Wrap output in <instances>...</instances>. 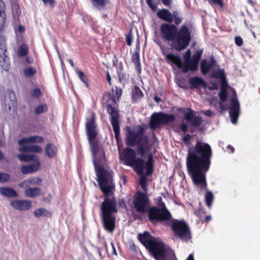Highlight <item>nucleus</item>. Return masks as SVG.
Masks as SVG:
<instances>
[{
	"label": "nucleus",
	"instance_id": "obj_25",
	"mask_svg": "<svg viewBox=\"0 0 260 260\" xmlns=\"http://www.w3.org/2000/svg\"><path fill=\"white\" fill-rule=\"evenodd\" d=\"M153 155L150 153L148 155L147 162L145 164V168L146 169V174L148 175H151L153 172Z\"/></svg>",
	"mask_w": 260,
	"mask_h": 260
},
{
	"label": "nucleus",
	"instance_id": "obj_11",
	"mask_svg": "<svg viewBox=\"0 0 260 260\" xmlns=\"http://www.w3.org/2000/svg\"><path fill=\"white\" fill-rule=\"evenodd\" d=\"M166 57L168 60L176 64L178 68H183V72L185 73H187L189 70L195 71L198 69V68L192 64L191 62H184V65H183L180 57L173 54H168Z\"/></svg>",
	"mask_w": 260,
	"mask_h": 260
},
{
	"label": "nucleus",
	"instance_id": "obj_49",
	"mask_svg": "<svg viewBox=\"0 0 260 260\" xmlns=\"http://www.w3.org/2000/svg\"><path fill=\"white\" fill-rule=\"evenodd\" d=\"M209 2L211 4L217 5L220 7L223 6L222 0H209Z\"/></svg>",
	"mask_w": 260,
	"mask_h": 260
},
{
	"label": "nucleus",
	"instance_id": "obj_34",
	"mask_svg": "<svg viewBox=\"0 0 260 260\" xmlns=\"http://www.w3.org/2000/svg\"><path fill=\"white\" fill-rule=\"evenodd\" d=\"M47 110V106L46 104L42 103L40 105H38L35 110V112L36 114H40L44 113Z\"/></svg>",
	"mask_w": 260,
	"mask_h": 260
},
{
	"label": "nucleus",
	"instance_id": "obj_52",
	"mask_svg": "<svg viewBox=\"0 0 260 260\" xmlns=\"http://www.w3.org/2000/svg\"><path fill=\"white\" fill-rule=\"evenodd\" d=\"M147 4L150 8L154 10L156 8V5L153 3V0H146Z\"/></svg>",
	"mask_w": 260,
	"mask_h": 260
},
{
	"label": "nucleus",
	"instance_id": "obj_48",
	"mask_svg": "<svg viewBox=\"0 0 260 260\" xmlns=\"http://www.w3.org/2000/svg\"><path fill=\"white\" fill-rule=\"evenodd\" d=\"M235 41L236 44L238 46H241L243 45V40L240 37H236L235 38Z\"/></svg>",
	"mask_w": 260,
	"mask_h": 260
},
{
	"label": "nucleus",
	"instance_id": "obj_46",
	"mask_svg": "<svg viewBox=\"0 0 260 260\" xmlns=\"http://www.w3.org/2000/svg\"><path fill=\"white\" fill-rule=\"evenodd\" d=\"M5 21V13L0 14V31L3 29Z\"/></svg>",
	"mask_w": 260,
	"mask_h": 260
},
{
	"label": "nucleus",
	"instance_id": "obj_17",
	"mask_svg": "<svg viewBox=\"0 0 260 260\" xmlns=\"http://www.w3.org/2000/svg\"><path fill=\"white\" fill-rule=\"evenodd\" d=\"M44 138L40 136H31L23 138L18 141V144L20 145L28 143H41L43 142Z\"/></svg>",
	"mask_w": 260,
	"mask_h": 260
},
{
	"label": "nucleus",
	"instance_id": "obj_53",
	"mask_svg": "<svg viewBox=\"0 0 260 260\" xmlns=\"http://www.w3.org/2000/svg\"><path fill=\"white\" fill-rule=\"evenodd\" d=\"M19 151L21 152H29V145H23L20 147Z\"/></svg>",
	"mask_w": 260,
	"mask_h": 260
},
{
	"label": "nucleus",
	"instance_id": "obj_45",
	"mask_svg": "<svg viewBox=\"0 0 260 260\" xmlns=\"http://www.w3.org/2000/svg\"><path fill=\"white\" fill-rule=\"evenodd\" d=\"M191 51L189 50H188L186 51L184 58V62H191Z\"/></svg>",
	"mask_w": 260,
	"mask_h": 260
},
{
	"label": "nucleus",
	"instance_id": "obj_20",
	"mask_svg": "<svg viewBox=\"0 0 260 260\" xmlns=\"http://www.w3.org/2000/svg\"><path fill=\"white\" fill-rule=\"evenodd\" d=\"M0 193L8 198H15L18 196L17 192L14 189L7 187H0Z\"/></svg>",
	"mask_w": 260,
	"mask_h": 260
},
{
	"label": "nucleus",
	"instance_id": "obj_8",
	"mask_svg": "<svg viewBox=\"0 0 260 260\" xmlns=\"http://www.w3.org/2000/svg\"><path fill=\"white\" fill-rule=\"evenodd\" d=\"M175 116L162 112L153 113L150 120V126L152 129H155L160 126L169 124L175 120Z\"/></svg>",
	"mask_w": 260,
	"mask_h": 260
},
{
	"label": "nucleus",
	"instance_id": "obj_10",
	"mask_svg": "<svg viewBox=\"0 0 260 260\" xmlns=\"http://www.w3.org/2000/svg\"><path fill=\"white\" fill-rule=\"evenodd\" d=\"M107 110L111 117V123L113 126V131L115 134V137L117 140L120 133V128L119 125V113L118 111L110 104L106 105Z\"/></svg>",
	"mask_w": 260,
	"mask_h": 260
},
{
	"label": "nucleus",
	"instance_id": "obj_64",
	"mask_svg": "<svg viewBox=\"0 0 260 260\" xmlns=\"http://www.w3.org/2000/svg\"><path fill=\"white\" fill-rule=\"evenodd\" d=\"M186 260H194L193 255L192 254H190Z\"/></svg>",
	"mask_w": 260,
	"mask_h": 260
},
{
	"label": "nucleus",
	"instance_id": "obj_59",
	"mask_svg": "<svg viewBox=\"0 0 260 260\" xmlns=\"http://www.w3.org/2000/svg\"><path fill=\"white\" fill-rule=\"evenodd\" d=\"M25 61L27 63H30L34 61V59L32 57L28 56L26 58Z\"/></svg>",
	"mask_w": 260,
	"mask_h": 260
},
{
	"label": "nucleus",
	"instance_id": "obj_26",
	"mask_svg": "<svg viewBox=\"0 0 260 260\" xmlns=\"http://www.w3.org/2000/svg\"><path fill=\"white\" fill-rule=\"evenodd\" d=\"M56 152V147L52 143H49L47 145L45 148L46 154L49 157H53Z\"/></svg>",
	"mask_w": 260,
	"mask_h": 260
},
{
	"label": "nucleus",
	"instance_id": "obj_51",
	"mask_svg": "<svg viewBox=\"0 0 260 260\" xmlns=\"http://www.w3.org/2000/svg\"><path fill=\"white\" fill-rule=\"evenodd\" d=\"M45 5L49 4L51 7H53L55 5L54 0H42Z\"/></svg>",
	"mask_w": 260,
	"mask_h": 260
},
{
	"label": "nucleus",
	"instance_id": "obj_47",
	"mask_svg": "<svg viewBox=\"0 0 260 260\" xmlns=\"http://www.w3.org/2000/svg\"><path fill=\"white\" fill-rule=\"evenodd\" d=\"M126 42L128 45L131 46L133 42V36L131 34L126 35Z\"/></svg>",
	"mask_w": 260,
	"mask_h": 260
},
{
	"label": "nucleus",
	"instance_id": "obj_27",
	"mask_svg": "<svg viewBox=\"0 0 260 260\" xmlns=\"http://www.w3.org/2000/svg\"><path fill=\"white\" fill-rule=\"evenodd\" d=\"M189 84L194 88H199L204 84L205 82L201 78L195 77L189 79Z\"/></svg>",
	"mask_w": 260,
	"mask_h": 260
},
{
	"label": "nucleus",
	"instance_id": "obj_61",
	"mask_svg": "<svg viewBox=\"0 0 260 260\" xmlns=\"http://www.w3.org/2000/svg\"><path fill=\"white\" fill-rule=\"evenodd\" d=\"M9 95H10V96L12 97L13 99L12 100H13V105L15 103V93L13 91H11L9 93Z\"/></svg>",
	"mask_w": 260,
	"mask_h": 260
},
{
	"label": "nucleus",
	"instance_id": "obj_37",
	"mask_svg": "<svg viewBox=\"0 0 260 260\" xmlns=\"http://www.w3.org/2000/svg\"><path fill=\"white\" fill-rule=\"evenodd\" d=\"M201 70L203 74L205 75L209 71V67L206 60L202 61L201 64Z\"/></svg>",
	"mask_w": 260,
	"mask_h": 260
},
{
	"label": "nucleus",
	"instance_id": "obj_6",
	"mask_svg": "<svg viewBox=\"0 0 260 260\" xmlns=\"http://www.w3.org/2000/svg\"><path fill=\"white\" fill-rule=\"evenodd\" d=\"M159 208L152 207L148 210V218L152 223L169 220L172 218L170 211L167 209L165 203H159Z\"/></svg>",
	"mask_w": 260,
	"mask_h": 260
},
{
	"label": "nucleus",
	"instance_id": "obj_44",
	"mask_svg": "<svg viewBox=\"0 0 260 260\" xmlns=\"http://www.w3.org/2000/svg\"><path fill=\"white\" fill-rule=\"evenodd\" d=\"M30 179L31 185H39L42 182V180L38 178H33Z\"/></svg>",
	"mask_w": 260,
	"mask_h": 260
},
{
	"label": "nucleus",
	"instance_id": "obj_14",
	"mask_svg": "<svg viewBox=\"0 0 260 260\" xmlns=\"http://www.w3.org/2000/svg\"><path fill=\"white\" fill-rule=\"evenodd\" d=\"M233 93L234 95L231 99V106L229 113L232 122L233 124H236L239 116L240 105L238 101L236 99V92L234 91Z\"/></svg>",
	"mask_w": 260,
	"mask_h": 260
},
{
	"label": "nucleus",
	"instance_id": "obj_62",
	"mask_svg": "<svg viewBox=\"0 0 260 260\" xmlns=\"http://www.w3.org/2000/svg\"><path fill=\"white\" fill-rule=\"evenodd\" d=\"M173 15V19H174V18L179 17V13L178 11H175L173 12V13L172 14Z\"/></svg>",
	"mask_w": 260,
	"mask_h": 260
},
{
	"label": "nucleus",
	"instance_id": "obj_30",
	"mask_svg": "<svg viewBox=\"0 0 260 260\" xmlns=\"http://www.w3.org/2000/svg\"><path fill=\"white\" fill-rule=\"evenodd\" d=\"M37 73V70L34 67H26L23 69V75L25 77L30 78L35 75Z\"/></svg>",
	"mask_w": 260,
	"mask_h": 260
},
{
	"label": "nucleus",
	"instance_id": "obj_21",
	"mask_svg": "<svg viewBox=\"0 0 260 260\" xmlns=\"http://www.w3.org/2000/svg\"><path fill=\"white\" fill-rule=\"evenodd\" d=\"M41 193V189L39 187H30L25 189L24 194L29 198H35L40 196Z\"/></svg>",
	"mask_w": 260,
	"mask_h": 260
},
{
	"label": "nucleus",
	"instance_id": "obj_15",
	"mask_svg": "<svg viewBox=\"0 0 260 260\" xmlns=\"http://www.w3.org/2000/svg\"><path fill=\"white\" fill-rule=\"evenodd\" d=\"M85 128L88 140H94L98 135V130L95 124V114L93 113H92L91 118L87 120Z\"/></svg>",
	"mask_w": 260,
	"mask_h": 260
},
{
	"label": "nucleus",
	"instance_id": "obj_3",
	"mask_svg": "<svg viewBox=\"0 0 260 260\" xmlns=\"http://www.w3.org/2000/svg\"><path fill=\"white\" fill-rule=\"evenodd\" d=\"M160 35L165 40L172 42L174 48L178 51L185 49L191 40L189 29L185 25L178 30L176 25L163 23L160 26Z\"/></svg>",
	"mask_w": 260,
	"mask_h": 260
},
{
	"label": "nucleus",
	"instance_id": "obj_33",
	"mask_svg": "<svg viewBox=\"0 0 260 260\" xmlns=\"http://www.w3.org/2000/svg\"><path fill=\"white\" fill-rule=\"evenodd\" d=\"M93 6L97 8L105 7L108 3V0H91Z\"/></svg>",
	"mask_w": 260,
	"mask_h": 260
},
{
	"label": "nucleus",
	"instance_id": "obj_2",
	"mask_svg": "<svg viewBox=\"0 0 260 260\" xmlns=\"http://www.w3.org/2000/svg\"><path fill=\"white\" fill-rule=\"evenodd\" d=\"M212 156L210 146L200 141L188 150L186 157L187 172L193 184L200 190L207 188L206 173L210 168Z\"/></svg>",
	"mask_w": 260,
	"mask_h": 260
},
{
	"label": "nucleus",
	"instance_id": "obj_9",
	"mask_svg": "<svg viewBox=\"0 0 260 260\" xmlns=\"http://www.w3.org/2000/svg\"><path fill=\"white\" fill-rule=\"evenodd\" d=\"M172 229L175 234L181 239L187 241L191 238L189 227L184 221H174L172 223Z\"/></svg>",
	"mask_w": 260,
	"mask_h": 260
},
{
	"label": "nucleus",
	"instance_id": "obj_40",
	"mask_svg": "<svg viewBox=\"0 0 260 260\" xmlns=\"http://www.w3.org/2000/svg\"><path fill=\"white\" fill-rule=\"evenodd\" d=\"M41 91L40 88L36 87L31 91V95L34 98L38 99L41 95Z\"/></svg>",
	"mask_w": 260,
	"mask_h": 260
},
{
	"label": "nucleus",
	"instance_id": "obj_5",
	"mask_svg": "<svg viewBox=\"0 0 260 260\" xmlns=\"http://www.w3.org/2000/svg\"><path fill=\"white\" fill-rule=\"evenodd\" d=\"M144 134V128L139 126L133 131L129 129L126 138V145L134 147L137 145V151L141 156L149 152L151 148L148 137Z\"/></svg>",
	"mask_w": 260,
	"mask_h": 260
},
{
	"label": "nucleus",
	"instance_id": "obj_7",
	"mask_svg": "<svg viewBox=\"0 0 260 260\" xmlns=\"http://www.w3.org/2000/svg\"><path fill=\"white\" fill-rule=\"evenodd\" d=\"M123 157L124 160V164L135 167L136 170L143 171L145 165V161L141 158H137L136 154L134 149L131 148H126L123 150Z\"/></svg>",
	"mask_w": 260,
	"mask_h": 260
},
{
	"label": "nucleus",
	"instance_id": "obj_23",
	"mask_svg": "<svg viewBox=\"0 0 260 260\" xmlns=\"http://www.w3.org/2000/svg\"><path fill=\"white\" fill-rule=\"evenodd\" d=\"M180 111L183 114L185 119L187 121H191L196 116L195 111L190 108H183Z\"/></svg>",
	"mask_w": 260,
	"mask_h": 260
},
{
	"label": "nucleus",
	"instance_id": "obj_32",
	"mask_svg": "<svg viewBox=\"0 0 260 260\" xmlns=\"http://www.w3.org/2000/svg\"><path fill=\"white\" fill-rule=\"evenodd\" d=\"M207 206L210 208L213 200V194L210 191L207 190L205 196Z\"/></svg>",
	"mask_w": 260,
	"mask_h": 260
},
{
	"label": "nucleus",
	"instance_id": "obj_18",
	"mask_svg": "<svg viewBox=\"0 0 260 260\" xmlns=\"http://www.w3.org/2000/svg\"><path fill=\"white\" fill-rule=\"evenodd\" d=\"M157 16L161 19L169 23L173 21L172 14L167 9H162L157 13Z\"/></svg>",
	"mask_w": 260,
	"mask_h": 260
},
{
	"label": "nucleus",
	"instance_id": "obj_1",
	"mask_svg": "<svg viewBox=\"0 0 260 260\" xmlns=\"http://www.w3.org/2000/svg\"><path fill=\"white\" fill-rule=\"evenodd\" d=\"M88 141L90 145L98 182L101 190L104 193V201L101 206L104 227L106 231L112 232L115 229V217L112 214L117 212V202L114 196L115 184L113 181L112 172L97 164L96 157L98 155H99V158H98L99 161H102L104 160L105 153L103 149L100 146L98 142L95 139L88 140Z\"/></svg>",
	"mask_w": 260,
	"mask_h": 260
},
{
	"label": "nucleus",
	"instance_id": "obj_13",
	"mask_svg": "<svg viewBox=\"0 0 260 260\" xmlns=\"http://www.w3.org/2000/svg\"><path fill=\"white\" fill-rule=\"evenodd\" d=\"M133 203L137 211L140 213H143L146 212V207L149 204V200L145 193L139 192L135 198Z\"/></svg>",
	"mask_w": 260,
	"mask_h": 260
},
{
	"label": "nucleus",
	"instance_id": "obj_41",
	"mask_svg": "<svg viewBox=\"0 0 260 260\" xmlns=\"http://www.w3.org/2000/svg\"><path fill=\"white\" fill-rule=\"evenodd\" d=\"M228 97L227 92L226 89L223 88H222L220 93H219V98L221 100L222 102H224L226 101Z\"/></svg>",
	"mask_w": 260,
	"mask_h": 260
},
{
	"label": "nucleus",
	"instance_id": "obj_19",
	"mask_svg": "<svg viewBox=\"0 0 260 260\" xmlns=\"http://www.w3.org/2000/svg\"><path fill=\"white\" fill-rule=\"evenodd\" d=\"M40 167V163L39 160L35 161L27 166H23L21 168V171L23 174H28L37 171Z\"/></svg>",
	"mask_w": 260,
	"mask_h": 260
},
{
	"label": "nucleus",
	"instance_id": "obj_4",
	"mask_svg": "<svg viewBox=\"0 0 260 260\" xmlns=\"http://www.w3.org/2000/svg\"><path fill=\"white\" fill-rule=\"evenodd\" d=\"M138 239L156 260H172L174 255L173 251L164 243L156 241L148 232L139 234Z\"/></svg>",
	"mask_w": 260,
	"mask_h": 260
},
{
	"label": "nucleus",
	"instance_id": "obj_50",
	"mask_svg": "<svg viewBox=\"0 0 260 260\" xmlns=\"http://www.w3.org/2000/svg\"><path fill=\"white\" fill-rule=\"evenodd\" d=\"M140 185H141L142 188H143V189L144 190H146L147 184H146V181L145 178H141L140 179Z\"/></svg>",
	"mask_w": 260,
	"mask_h": 260
},
{
	"label": "nucleus",
	"instance_id": "obj_24",
	"mask_svg": "<svg viewBox=\"0 0 260 260\" xmlns=\"http://www.w3.org/2000/svg\"><path fill=\"white\" fill-rule=\"evenodd\" d=\"M143 96L144 94L140 88L137 86H134L132 94L133 101L136 102L139 100L143 98Z\"/></svg>",
	"mask_w": 260,
	"mask_h": 260
},
{
	"label": "nucleus",
	"instance_id": "obj_38",
	"mask_svg": "<svg viewBox=\"0 0 260 260\" xmlns=\"http://www.w3.org/2000/svg\"><path fill=\"white\" fill-rule=\"evenodd\" d=\"M75 71L76 74L78 75L79 78L81 80V81L83 82L86 86H87L88 83L86 81V77L84 73L81 71H79L77 68H75Z\"/></svg>",
	"mask_w": 260,
	"mask_h": 260
},
{
	"label": "nucleus",
	"instance_id": "obj_12",
	"mask_svg": "<svg viewBox=\"0 0 260 260\" xmlns=\"http://www.w3.org/2000/svg\"><path fill=\"white\" fill-rule=\"evenodd\" d=\"M6 40L5 37L0 36V64L6 71L10 68V62L9 57L6 54Z\"/></svg>",
	"mask_w": 260,
	"mask_h": 260
},
{
	"label": "nucleus",
	"instance_id": "obj_63",
	"mask_svg": "<svg viewBox=\"0 0 260 260\" xmlns=\"http://www.w3.org/2000/svg\"><path fill=\"white\" fill-rule=\"evenodd\" d=\"M107 79L108 83L110 84H111V78L110 75L108 72H107Z\"/></svg>",
	"mask_w": 260,
	"mask_h": 260
},
{
	"label": "nucleus",
	"instance_id": "obj_29",
	"mask_svg": "<svg viewBox=\"0 0 260 260\" xmlns=\"http://www.w3.org/2000/svg\"><path fill=\"white\" fill-rule=\"evenodd\" d=\"M34 215L36 217L39 218L41 216L50 217L51 213L45 208H40L34 211Z\"/></svg>",
	"mask_w": 260,
	"mask_h": 260
},
{
	"label": "nucleus",
	"instance_id": "obj_57",
	"mask_svg": "<svg viewBox=\"0 0 260 260\" xmlns=\"http://www.w3.org/2000/svg\"><path fill=\"white\" fill-rule=\"evenodd\" d=\"M116 93L117 96V98L118 99L120 98L122 94V89L120 88L116 87Z\"/></svg>",
	"mask_w": 260,
	"mask_h": 260
},
{
	"label": "nucleus",
	"instance_id": "obj_39",
	"mask_svg": "<svg viewBox=\"0 0 260 260\" xmlns=\"http://www.w3.org/2000/svg\"><path fill=\"white\" fill-rule=\"evenodd\" d=\"M42 151V148L37 145H29V152H35L37 153H41Z\"/></svg>",
	"mask_w": 260,
	"mask_h": 260
},
{
	"label": "nucleus",
	"instance_id": "obj_16",
	"mask_svg": "<svg viewBox=\"0 0 260 260\" xmlns=\"http://www.w3.org/2000/svg\"><path fill=\"white\" fill-rule=\"evenodd\" d=\"M10 205L15 209L26 210L31 208V202L27 200H15L12 201Z\"/></svg>",
	"mask_w": 260,
	"mask_h": 260
},
{
	"label": "nucleus",
	"instance_id": "obj_28",
	"mask_svg": "<svg viewBox=\"0 0 260 260\" xmlns=\"http://www.w3.org/2000/svg\"><path fill=\"white\" fill-rule=\"evenodd\" d=\"M17 157L21 161L30 162L34 160L37 156L33 154H18Z\"/></svg>",
	"mask_w": 260,
	"mask_h": 260
},
{
	"label": "nucleus",
	"instance_id": "obj_31",
	"mask_svg": "<svg viewBox=\"0 0 260 260\" xmlns=\"http://www.w3.org/2000/svg\"><path fill=\"white\" fill-rule=\"evenodd\" d=\"M202 53V50H197L193 54L192 58L191 59V62H192V63L195 65L197 68L198 67V63L201 58Z\"/></svg>",
	"mask_w": 260,
	"mask_h": 260
},
{
	"label": "nucleus",
	"instance_id": "obj_54",
	"mask_svg": "<svg viewBox=\"0 0 260 260\" xmlns=\"http://www.w3.org/2000/svg\"><path fill=\"white\" fill-rule=\"evenodd\" d=\"M180 128H181V130L183 132V133H186L187 131V129H188V126H187V125L184 123V122H183L181 125H180Z\"/></svg>",
	"mask_w": 260,
	"mask_h": 260
},
{
	"label": "nucleus",
	"instance_id": "obj_36",
	"mask_svg": "<svg viewBox=\"0 0 260 260\" xmlns=\"http://www.w3.org/2000/svg\"><path fill=\"white\" fill-rule=\"evenodd\" d=\"M191 121V125L196 127H199L203 122L202 118L197 115Z\"/></svg>",
	"mask_w": 260,
	"mask_h": 260
},
{
	"label": "nucleus",
	"instance_id": "obj_55",
	"mask_svg": "<svg viewBox=\"0 0 260 260\" xmlns=\"http://www.w3.org/2000/svg\"><path fill=\"white\" fill-rule=\"evenodd\" d=\"M4 9H5L4 3L2 0H0V14H2V13H4Z\"/></svg>",
	"mask_w": 260,
	"mask_h": 260
},
{
	"label": "nucleus",
	"instance_id": "obj_43",
	"mask_svg": "<svg viewBox=\"0 0 260 260\" xmlns=\"http://www.w3.org/2000/svg\"><path fill=\"white\" fill-rule=\"evenodd\" d=\"M10 178V176L7 173H2L0 172V182L4 183L7 181Z\"/></svg>",
	"mask_w": 260,
	"mask_h": 260
},
{
	"label": "nucleus",
	"instance_id": "obj_35",
	"mask_svg": "<svg viewBox=\"0 0 260 260\" xmlns=\"http://www.w3.org/2000/svg\"><path fill=\"white\" fill-rule=\"evenodd\" d=\"M28 53V48L26 44H23L21 45L18 50V54L19 56L23 57L25 56Z\"/></svg>",
	"mask_w": 260,
	"mask_h": 260
},
{
	"label": "nucleus",
	"instance_id": "obj_60",
	"mask_svg": "<svg viewBox=\"0 0 260 260\" xmlns=\"http://www.w3.org/2000/svg\"><path fill=\"white\" fill-rule=\"evenodd\" d=\"M163 4L166 6H169L171 4V0H162Z\"/></svg>",
	"mask_w": 260,
	"mask_h": 260
},
{
	"label": "nucleus",
	"instance_id": "obj_58",
	"mask_svg": "<svg viewBox=\"0 0 260 260\" xmlns=\"http://www.w3.org/2000/svg\"><path fill=\"white\" fill-rule=\"evenodd\" d=\"M175 23L176 25H178L181 23L182 19L180 17L174 18Z\"/></svg>",
	"mask_w": 260,
	"mask_h": 260
},
{
	"label": "nucleus",
	"instance_id": "obj_22",
	"mask_svg": "<svg viewBox=\"0 0 260 260\" xmlns=\"http://www.w3.org/2000/svg\"><path fill=\"white\" fill-rule=\"evenodd\" d=\"M132 60L135 63L136 70L139 73H141V66L140 61L139 50L137 49L136 52L132 55Z\"/></svg>",
	"mask_w": 260,
	"mask_h": 260
},
{
	"label": "nucleus",
	"instance_id": "obj_42",
	"mask_svg": "<svg viewBox=\"0 0 260 260\" xmlns=\"http://www.w3.org/2000/svg\"><path fill=\"white\" fill-rule=\"evenodd\" d=\"M31 186L30 179H27L21 182L19 184V186L21 188H28Z\"/></svg>",
	"mask_w": 260,
	"mask_h": 260
},
{
	"label": "nucleus",
	"instance_id": "obj_56",
	"mask_svg": "<svg viewBox=\"0 0 260 260\" xmlns=\"http://www.w3.org/2000/svg\"><path fill=\"white\" fill-rule=\"evenodd\" d=\"M203 113L208 117H211L213 115V112L210 110H206L203 111Z\"/></svg>",
	"mask_w": 260,
	"mask_h": 260
}]
</instances>
